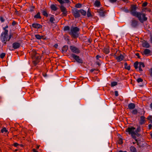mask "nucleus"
<instances>
[{
    "label": "nucleus",
    "mask_w": 152,
    "mask_h": 152,
    "mask_svg": "<svg viewBox=\"0 0 152 152\" xmlns=\"http://www.w3.org/2000/svg\"><path fill=\"white\" fill-rule=\"evenodd\" d=\"M137 9L136 5H132L131 7V14L133 16L138 18L139 20L141 23H143L144 21L147 20L148 18L146 17V15L141 12H137Z\"/></svg>",
    "instance_id": "nucleus-1"
},
{
    "label": "nucleus",
    "mask_w": 152,
    "mask_h": 152,
    "mask_svg": "<svg viewBox=\"0 0 152 152\" xmlns=\"http://www.w3.org/2000/svg\"><path fill=\"white\" fill-rule=\"evenodd\" d=\"M60 4L61 5L60 6V9L61 11L62 12L61 15L63 16H66L67 15L68 11L66 8L62 4L64 3L68 4L70 2L69 0H57Z\"/></svg>",
    "instance_id": "nucleus-2"
},
{
    "label": "nucleus",
    "mask_w": 152,
    "mask_h": 152,
    "mask_svg": "<svg viewBox=\"0 0 152 152\" xmlns=\"http://www.w3.org/2000/svg\"><path fill=\"white\" fill-rule=\"evenodd\" d=\"M31 58L33 59V64L36 65L40 61L41 56L40 55L36 53V51L34 50L31 52Z\"/></svg>",
    "instance_id": "nucleus-3"
},
{
    "label": "nucleus",
    "mask_w": 152,
    "mask_h": 152,
    "mask_svg": "<svg viewBox=\"0 0 152 152\" xmlns=\"http://www.w3.org/2000/svg\"><path fill=\"white\" fill-rule=\"evenodd\" d=\"M80 31V29L77 27H72L70 29V31L69 32V34L71 36L74 38H77L79 36L78 33Z\"/></svg>",
    "instance_id": "nucleus-4"
},
{
    "label": "nucleus",
    "mask_w": 152,
    "mask_h": 152,
    "mask_svg": "<svg viewBox=\"0 0 152 152\" xmlns=\"http://www.w3.org/2000/svg\"><path fill=\"white\" fill-rule=\"evenodd\" d=\"M8 33L7 31L3 32L1 35V42L4 43V45H6V42L8 41Z\"/></svg>",
    "instance_id": "nucleus-5"
},
{
    "label": "nucleus",
    "mask_w": 152,
    "mask_h": 152,
    "mask_svg": "<svg viewBox=\"0 0 152 152\" xmlns=\"http://www.w3.org/2000/svg\"><path fill=\"white\" fill-rule=\"evenodd\" d=\"M71 57L79 63L82 64L83 63V60L79 56H77L74 54H72L71 55Z\"/></svg>",
    "instance_id": "nucleus-6"
},
{
    "label": "nucleus",
    "mask_w": 152,
    "mask_h": 152,
    "mask_svg": "<svg viewBox=\"0 0 152 152\" xmlns=\"http://www.w3.org/2000/svg\"><path fill=\"white\" fill-rule=\"evenodd\" d=\"M135 129V128L133 126L131 127H129L126 129L125 131L128 132L129 134H131L132 136L133 135H137L134 131Z\"/></svg>",
    "instance_id": "nucleus-7"
},
{
    "label": "nucleus",
    "mask_w": 152,
    "mask_h": 152,
    "mask_svg": "<svg viewBox=\"0 0 152 152\" xmlns=\"http://www.w3.org/2000/svg\"><path fill=\"white\" fill-rule=\"evenodd\" d=\"M72 13L75 18H77L80 16L79 10H78L77 9H75L73 10Z\"/></svg>",
    "instance_id": "nucleus-8"
},
{
    "label": "nucleus",
    "mask_w": 152,
    "mask_h": 152,
    "mask_svg": "<svg viewBox=\"0 0 152 152\" xmlns=\"http://www.w3.org/2000/svg\"><path fill=\"white\" fill-rule=\"evenodd\" d=\"M69 48L72 52L73 53L78 54L80 53V50L79 49L74 46H70Z\"/></svg>",
    "instance_id": "nucleus-9"
},
{
    "label": "nucleus",
    "mask_w": 152,
    "mask_h": 152,
    "mask_svg": "<svg viewBox=\"0 0 152 152\" xmlns=\"http://www.w3.org/2000/svg\"><path fill=\"white\" fill-rule=\"evenodd\" d=\"M139 22L134 18H133L131 22V26L133 28H136L138 26Z\"/></svg>",
    "instance_id": "nucleus-10"
},
{
    "label": "nucleus",
    "mask_w": 152,
    "mask_h": 152,
    "mask_svg": "<svg viewBox=\"0 0 152 152\" xmlns=\"http://www.w3.org/2000/svg\"><path fill=\"white\" fill-rule=\"evenodd\" d=\"M114 56L117 60L118 62L121 61L124 58V56L122 54H121L119 56H117L116 55V53H115L114 54Z\"/></svg>",
    "instance_id": "nucleus-11"
},
{
    "label": "nucleus",
    "mask_w": 152,
    "mask_h": 152,
    "mask_svg": "<svg viewBox=\"0 0 152 152\" xmlns=\"http://www.w3.org/2000/svg\"><path fill=\"white\" fill-rule=\"evenodd\" d=\"M143 55H145L147 56L151 55V51L149 49H145L144 51L142 53Z\"/></svg>",
    "instance_id": "nucleus-12"
},
{
    "label": "nucleus",
    "mask_w": 152,
    "mask_h": 152,
    "mask_svg": "<svg viewBox=\"0 0 152 152\" xmlns=\"http://www.w3.org/2000/svg\"><path fill=\"white\" fill-rule=\"evenodd\" d=\"M142 46L144 48H148L150 47V45L146 41L143 40L142 41Z\"/></svg>",
    "instance_id": "nucleus-13"
},
{
    "label": "nucleus",
    "mask_w": 152,
    "mask_h": 152,
    "mask_svg": "<svg viewBox=\"0 0 152 152\" xmlns=\"http://www.w3.org/2000/svg\"><path fill=\"white\" fill-rule=\"evenodd\" d=\"M32 26L33 28L37 29L41 28L42 27L41 25L37 23H33L32 24Z\"/></svg>",
    "instance_id": "nucleus-14"
},
{
    "label": "nucleus",
    "mask_w": 152,
    "mask_h": 152,
    "mask_svg": "<svg viewBox=\"0 0 152 152\" xmlns=\"http://www.w3.org/2000/svg\"><path fill=\"white\" fill-rule=\"evenodd\" d=\"M12 45L14 49H17L20 47V44L18 42H15L12 44Z\"/></svg>",
    "instance_id": "nucleus-15"
},
{
    "label": "nucleus",
    "mask_w": 152,
    "mask_h": 152,
    "mask_svg": "<svg viewBox=\"0 0 152 152\" xmlns=\"http://www.w3.org/2000/svg\"><path fill=\"white\" fill-rule=\"evenodd\" d=\"M128 109L131 110H133L135 107V105L134 103H130L128 104Z\"/></svg>",
    "instance_id": "nucleus-16"
},
{
    "label": "nucleus",
    "mask_w": 152,
    "mask_h": 152,
    "mask_svg": "<svg viewBox=\"0 0 152 152\" xmlns=\"http://www.w3.org/2000/svg\"><path fill=\"white\" fill-rule=\"evenodd\" d=\"M145 117L143 116H142L140 117L139 123L140 125H142L145 124Z\"/></svg>",
    "instance_id": "nucleus-17"
},
{
    "label": "nucleus",
    "mask_w": 152,
    "mask_h": 152,
    "mask_svg": "<svg viewBox=\"0 0 152 152\" xmlns=\"http://www.w3.org/2000/svg\"><path fill=\"white\" fill-rule=\"evenodd\" d=\"M139 69L140 71L142 72V67H144L145 66V65L142 62H139Z\"/></svg>",
    "instance_id": "nucleus-18"
},
{
    "label": "nucleus",
    "mask_w": 152,
    "mask_h": 152,
    "mask_svg": "<svg viewBox=\"0 0 152 152\" xmlns=\"http://www.w3.org/2000/svg\"><path fill=\"white\" fill-rule=\"evenodd\" d=\"M68 48V46L67 45H65L64 46L62 50V53H66L67 52Z\"/></svg>",
    "instance_id": "nucleus-19"
},
{
    "label": "nucleus",
    "mask_w": 152,
    "mask_h": 152,
    "mask_svg": "<svg viewBox=\"0 0 152 152\" xmlns=\"http://www.w3.org/2000/svg\"><path fill=\"white\" fill-rule=\"evenodd\" d=\"M98 12L99 13V15L100 16L104 17L105 16L104 12L103 10L100 9L98 11Z\"/></svg>",
    "instance_id": "nucleus-20"
},
{
    "label": "nucleus",
    "mask_w": 152,
    "mask_h": 152,
    "mask_svg": "<svg viewBox=\"0 0 152 152\" xmlns=\"http://www.w3.org/2000/svg\"><path fill=\"white\" fill-rule=\"evenodd\" d=\"M56 4H51L50 6V8L52 10H53L54 11H56L57 10L58 8L56 7Z\"/></svg>",
    "instance_id": "nucleus-21"
},
{
    "label": "nucleus",
    "mask_w": 152,
    "mask_h": 152,
    "mask_svg": "<svg viewBox=\"0 0 152 152\" xmlns=\"http://www.w3.org/2000/svg\"><path fill=\"white\" fill-rule=\"evenodd\" d=\"M130 150L131 152H137L136 148L133 146H131L130 147Z\"/></svg>",
    "instance_id": "nucleus-22"
},
{
    "label": "nucleus",
    "mask_w": 152,
    "mask_h": 152,
    "mask_svg": "<svg viewBox=\"0 0 152 152\" xmlns=\"http://www.w3.org/2000/svg\"><path fill=\"white\" fill-rule=\"evenodd\" d=\"M80 11V13H81L82 15L83 16H85L86 15V12L83 9H80L79 10Z\"/></svg>",
    "instance_id": "nucleus-23"
},
{
    "label": "nucleus",
    "mask_w": 152,
    "mask_h": 152,
    "mask_svg": "<svg viewBox=\"0 0 152 152\" xmlns=\"http://www.w3.org/2000/svg\"><path fill=\"white\" fill-rule=\"evenodd\" d=\"M35 36L36 38L38 39H43L44 36H40L39 34H36L35 35Z\"/></svg>",
    "instance_id": "nucleus-24"
},
{
    "label": "nucleus",
    "mask_w": 152,
    "mask_h": 152,
    "mask_svg": "<svg viewBox=\"0 0 152 152\" xmlns=\"http://www.w3.org/2000/svg\"><path fill=\"white\" fill-rule=\"evenodd\" d=\"M86 14L87 15V16L88 17H92V15L91 13L90 10L89 9H88V10L87 11V13H86Z\"/></svg>",
    "instance_id": "nucleus-25"
},
{
    "label": "nucleus",
    "mask_w": 152,
    "mask_h": 152,
    "mask_svg": "<svg viewBox=\"0 0 152 152\" xmlns=\"http://www.w3.org/2000/svg\"><path fill=\"white\" fill-rule=\"evenodd\" d=\"M94 5L96 7H99L100 5V2L99 1H96L94 3Z\"/></svg>",
    "instance_id": "nucleus-26"
},
{
    "label": "nucleus",
    "mask_w": 152,
    "mask_h": 152,
    "mask_svg": "<svg viewBox=\"0 0 152 152\" xmlns=\"http://www.w3.org/2000/svg\"><path fill=\"white\" fill-rule=\"evenodd\" d=\"M103 52L106 54H108L110 52L109 49L108 48H105L104 49Z\"/></svg>",
    "instance_id": "nucleus-27"
},
{
    "label": "nucleus",
    "mask_w": 152,
    "mask_h": 152,
    "mask_svg": "<svg viewBox=\"0 0 152 152\" xmlns=\"http://www.w3.org/2000/svg\"><path fill=\"white\" fill-rule=\"evenodd\" d=\"M54 16V15H52L50 19V21L52 23H54L53 21L55 20Z\"/></svg>",
    "instance_id": "nucleus-28"
},
{
    "label": "nucleus",
    "mask_w": 152,
    "mask_h": 152,
    "mask_svg": "<svg viewBox=\"0 0 152 152\" xmlns=\"http://www.w3.org/2000/svg\"><path fill=\"white\" fill-rule=\"evenodd\" d=\"M34 17L35 18L41 19V17L40 15V13L39 12H38L36 15H35Z\"/></svg>",
    "instance_id": "nucleus-29"
},
{
    "label": "nucleus",
    "mask_w": 152,
    "mask_h": 152,
    "mask_svg": "<svg viewBox=\"0 0 152 152\" xmlns=\"http://www.w3.org/2000/svg\"><path fill=\"white\" fill-rule=\"evenodd\" d=\"M131 113L132 114L136 115L138 113V111L137 109H133L131 112Z\"/></svg>",
    "instance_id": "nucleus-30"
},
{
    "label": "nucleus",
    "mask_w": 152,
    "mask_h": 152,
    "mask_svg": "<svg viewBox=\"0 0 152 152\" xmlns=\"http://www.w3.org/2000/svg\"><path fill=\"white\" fill-rule=\"evenodd\" d=\"M124 67L126 69L129 70L130 69V67L129 66H128L126 62L124 64Z\"/></svg>",
    "instance_id": "nucleus-31"
},
{
    "label": "nucleus",
    "mask_w": 152,
    "mask_h": 152,
    "mask_svg": "<svg viewBox=\"0 0 152 152\" xmlns=\"http://www.w3.org/2000/svg\"><path fill=\"white\" fill-rule=\"evenodd\" d=\"M144 12H151V10L150 9L147 8V7L145 8L142 10Z\"/></svg>",
    "instance_id": "nucleus-32"
},
{
    "label": "nucleus",
    "mask_w": 152,
    "mask_h": 152,
    "mask_svg": "<svg viewBox=\"0 0 152 152\" xmlns=\"http://www.w3.org/2000/svg\"><path fill=\"white\" fill-rule=\"evenodd\" d=\"M139 62L138 61H136L134 64V66L135 69H137L138 67V64Z\"/></svg>",
    "instance_id": "nucleus-33"
},
{
    "label": "nucleus",
    "mask_w": 152,
    "mask_h": 152,
    "mask_svg": "<svg viewBox=\"0 0 152 152\" xmlns=\"http://www.w3.org/2000/svg\"><path fill=\"white\" fill-rule=\"evenodd\" d=\"M42 13L45 16L47 17L48 16V14L46 11L43 10L42 12Z\"/></svg>",
    "instance_id": "nucleus-34"
},
{
    "label": "nucleus",
    "mask_w": 152,
    "mask_h": 152,
    "mask_svg": "<svg viewBox=\"0 0 152 152\" xmlns=\"http://www.w3.org/2000/svg\"><path fill=\"white\" fill-rule=\"evenodd\" d=\"M70 29V27L69 26H66L64 27V31H69Z\"/></svg>",
    "instance_id": "nucleus-35"
},
{
    "label": "nucleus",
    "mask_w": 152,
    "mask_h": 152,
    "mask_svg": "<svg viewBox=\"0 0 152 152\" xmlns=\"http://www.w3.org/2000/svg\"><path fill=\"white\" fill-rule=\"evenodd\" d=\"M82 7V4L80 3H78L75 5V7L77 8H80Z\"/></svg>",
    "instance_id": "nucleus-36"
},
{
    "label": "nucleus",
    "mask_w": 152,
    "mask_h": 152,
    "mask_svg": "<svg viewBox=\"0 0 152 152\" xmlns=\"http://www.w3.org/2000/svg\"><path fill=\"white\" fill-rule=\"evenodd\" d=\"M117 85V83L116 82H113L111 83V86L113 87Z\"/></svg>",
    "instance_id": "nucleus-37"
},
{
    "label": "nucleus",
    "mask_w": 152,
    "mask_h": 152,
    "mask_svg": "<svg viewBox=\"0 0 152 152\" xmlns=\"http://www.w3.org/2000/svg\"><path fill=\"white\" fill-rule=\"evenodd\" d=\"M141 130V129L140 126H138L135 132L136 133H137L139 132H140Z\"/></svg>",
    "instance_id": "nucleus-38"
},
{
    "label": "nucleus",
    "mask_w": 152,
    "mask_h": 152,
    "mask_svg": "<svg viewBox=\"0 0 152 152\" xmlns=\"http://www.w3.org/2000/svg\"><path fill=\"white\" fill-rule=\"evenodd\" d=\"M1 132L2 133H3L4 132H8V130L6 129L5 127H4L3 129H1Z\"/></svg>",
    "instance_id": "nucleus-39"
},
{
    "label": "nucleus",
    "mask_w": 152,
    "mask_h": 152,
    "mask_svg": "<svg viewBox=\"0 0 152 152\" xmlns=\"http://www.w3.org/2000/svg\"><path fill=\"white\" fill-rule=\"evenodd\" d=\"M6 54L5 53H2L0 55V57L1 58L3 59L5 56Z\"/></svg>",
    "instance_id": "nucleus-40"
},
{
    "label": "nucleus",
    "mask_w": 152,
    "mask_h": 152,
    "mask_svg": "<svg viewBox=\"0 0 152 152\" xmlns=\"http://www.w3.org/2000/svg\"><path fill=\"white\" fill-rule=\"evenodd\" d=\"M123 140L122 139L120 138H119L118 140V143L120 145H121L123 143Z\"/></svg>",
    "instance_id": "nucleus-41"
},
{
    "label": "nucleus",
    "mask_w": 152,
    "mask_h": 152,
    "mask_svg": "<svg viewBox=\"0 0 152 152\" xmlns=\"http://www.w3.org/2000/svg\"><path fill=\"white\" fill-rule=\"evenodd\" d=\"M137 81L138 83H139L142 82L143 80L141 78H139L137 79Z\"/></svg>",
    "instance_id": "nucleus-42"
},
{
    "label": "nucleus",
    "mask_w": 152,
    "mask_h": 152,
    "mask_svg": "<svg viewBox=\"0 0 152 152\" xmlns=\"http://www.w3.org/2000/svg\"><path fill=\"white\" fill-rule=\"evenodd\" d=\"M121 9L126 13H128L129 12V11L127 9H125L123 7L121 8Z\"/></svg>",
    "instance_id": "nucleus-43"
},
{
    "label": "nucleus",
    "mask_w": 152,
    "mask_h": 152,
    "mask_svg": "<svg viewBox=\"0 0 152 152\" xmlns=\"http://www.w3.org/2000/svg\"><path fill=\"white\" fill-rule=\"evenodd\" d=\"M8 25H7L5 27L3 28V29L4 31H7V33L8 32V30H7V29L8 28Z\"/></svg>",
    "instance_id": "nucleus-44"
},
{
    "label": "nucleus",
    "mask_w": 152,
    "mask_h": 152,
    "mask_svg": "<svg viewBox=\"0 0 152 152\" xmlns=\"http://www.w3.org/2000/svg\"><path fill=\"white\" fill-rule=\"evenodd\" d=\"M147 4L148 2H145L142 4V6L143 7H145L147 5Z\"/></svg>",
    "instance_id": "nucleus-45"
},
{
    "label": "nucleus",
    "mask_w": 152,
    "mask_h": 152,
    "mask_svg": "<svg viewBox=\"0 0 152 152\" xmlns=\"http://www.w3.org/2000/svg\"><path fill=\"white\" fill-rule=\"evenodd\" d=\"M34 7L32 6L30 7V11L31 12H33L34 11Z\"/></svg>",
    "instance_id": "nucleus-46"
},
{
    "label": "nucleus",
    "mask_w": 152,
    "mask_h": 152,
    "mask_svg": "<svg viewBox=\"0 0 152 152\" xmlns=\"http://www.w3.org/2000/svg\"><path fill=\"white\" fill-rule=\"evenodd\" d=\"M0 20L2 22H3L5 21V20L3 17L1 16L0 17Z\"/></svg>",
    "instance_id": "nucleus-47"
},
{
    "label": "nucleus",
    "mask_w": 152,
    "mask_h": 152,
    "mask_svg": "<svg viewBox=\"0 0 152 152\" xmlns=\"http://www.w3.org/2000/svg\"><path fill=\"white\" fill-rule=\"evenodd\" d=\"M19 144L17 142L14 143L13 144V146L15 147H17L19 145Z\"/></svg>",
    "instance_id": "nucleus-48"
},
{
    "label": "nucleus",
    "mask_w": 152,
    "mask_h": 152,
    "mask_svg": "<svg viewBox=\"0 0 152 152\" xmlns=\"http://www.w3.org/2000/svg\"><path fill=\"white\" fill-rule=\"evenodd\" d=\"M12 36V35L11 34H10L8 36V41H9L10 39L11 38Z\"/></svg>",
    "instance_id": "nucleus-49"
},
{
    "label": "nucleus",
    "mask_w": 152,
    "mask_h": 152,
    "mask_svg": "<svg viewBox=\"0 0 152 152\" xmlns=\"http://www.w3.org/2000/svg\"><path fill=\"white\" fill-rule=\"evenodd\" d=\"M115 94L116 96H118V92L117 91H115Z\"/></svg>",
    "instance_id": "nucleus-50"
},
{
    "label": "nucleus",
    "mask_w": 152,
    "mask_h": 152,
    "mask_svg": "<svg viewBox=\"0 0 152 152\" xmlns=\"http://www.w3.org/2000/svg\"><path fill=\"white\" fill-rule=\"evenodd\" d=\"M117 0H109L112 3H114L116 2Z\"/></svg>",
    "instance_id": "nucleus-51"
},
{
    "label": "nucleus",
    "mask_w": 152,
    "mask_h": 152,
    "mask_svg": "<svg viewBox=\"0 0 152 152\" xmlns=\"http://www.w3.org/2000/svg\"><path fill=\"white\" fill-rule=\"evenodd\" d=\"M148 120L152 119V115H149L147 118Z\"/></svg>",
    "instance_id": "nucleus-52"
},
{
    "label": "nucleus",
    "mask_w": 152,
    "mask_h": 152,
    "mask_svg": "<svg viewBox=\"0 0 152 152\" xmlns=\"http://www.w3.org/2000/svg\"><path fill=\"white\" fill-rule=\"evenodd\" d=\"M135 135H133L132 136V138L135 140L136 141H137V140L136 139V137L134 136Z\"/></svg>",
    "instance_id": "nucleus-53"
},
{
    "label": "nucleus",
    "mask_w": 152,
    "mask_h": 152,
    "mask_svg": "<svg viewBox=\"0 0 152 152\" xmlns=\"http://www.w3.org/2000/svg\"><path fill=\"white\" fill-rule=\"evenodd\" d=\"M17 24V22L14 21H13L12 23V25L13 26H15Z\"/></svg>",
    "instance_id": "nucleus-54"
},
{
    "label": "nucleus",
    "mask_w": 152,
    "mask_h": 152,
    "mask_svg": "<svg viewBox=\"0 0 152 152\" xmlns=\"http://www.w3.org/2000/svg\"><path fill=\"white\" fill-rule=\"evenodd\" d=\"M148 129H151V127H152V124H149L148 126Z\"/></svg>",
    "instance_id": "nucleus-55"
},
{
    "label": "nucleus",
    "mask_w": 152,
    "mask_h": 152,
    "mask_svg": "<svg viewBox=\"0 0 152 152\" xmlns=\"http://www.w3.org/2000/svg\"><path fill=\"white\" fill-rule=\"evenodd\" d=\"M150 75L152 77V68H151L149 71Z\"/></svg>",
    "instance_id": "nucleus-56"
},
{
    "label": "nucleus",
    "mask_w": 152,
    "mask_h": 152,
    "mask_svg": "<svg viewBox=\"0 0 152 152\" xmlns=\"http://www.w3.org/2000/svg\"><path fill=\"white\" fill-rule=\"evenodd\" d=\"M136 56H137L138 58H140V56L139 55V54L138 53H136L135 54Z\"/></svg>",
    "instance_id": "nucleus-57"
},
{
    "label": "nucleus",
    "mask_w": 152,
    "mask_h": 152,
    "mask_svg": "<svg viewBox=\"0 0 152 152\" xmlns=\"http://www.w3.org/2000/svg\"><path fill=\"white\" fill-rule=\"evenodd\" d=\"M96 57L97 60H98L99 58H100L101 57V56L99 55H97L96 56Z\"/></svg>",
    "instance_id": "nucleus-58"
},
{
    "label": "nucleus",
    "mask_w": 152,
    "mask_h": 152,
    "mask_svg": "<svg viewBox=\"0 0 152 152\" xmlns=\"http://www.w3.org/2000/svg\"><path fill=\"white\" fill-rule=\"evenodd\" d=\"M92 42V39H89L88 40V42L89 43H91Z\"/></svg>",
    "instance_id": "nucleus-59"
},
{
    "label": "nucleus",
    "mask_w": 152,
    "mask_h": 152,
    "mask_svg": "<svg viewBox=\"0 0 152 152\" xmlns=\"http://www.w3.org/2000/svg\"><path fill=\"white\" fill-rule=\"evenodd\" d=\"M151 42L152 43V35H151L150 38Z\"/></svg>",
    "instance_id": "nucleus-60"
},
{
    "label": "nucleus",
    "mask_w": 152,
    "mask_h": 152,
    "mask_svg": "<svg viewBox=\"0 0 152 152\" xmlns=\"http://www.w3.org/2000/svg\"><path fill=\"white\" fill-rule=\"evenodd\" d=\"M95 70H96V69H91L90 70V71L91 72H92L93 71H94Z\"/></svg>",
    "instance_id": "nucleus-61"
},
{
    "label": "nucleus",
    "mask_w": 152,
    "mask_h": 152,
    "mask_svg": "<svg viewBox=\"0 0 152 152\" xmlns=\"http://www.w3.org/2000/svg\"><path fill=\"white\" fill-rule=\"evenodd\" d=\"M54 46L56 48H57L58 47V45L57 44H55Z\"/></svg>",
    "instance_id": "nucleus-62"
},
{
    "label": "nucleus",
    "mask_w": 152,
    "mask_h": 152,
    "mask_svg": "<svg viewBox=\"0 0 152 152\" xmlns=\"http://www.w3.org/2000/svg\"><path fill=\"white\" fill-rule=\"evenodd\" d=\"M33 151L34 152H38V151H37L35 149H33Z\"/></svg>",
    "instance_id": "nucleus-63"
},
{
    "label": "nucleus",
    "mask_w": 152,
    "mask_h": 152,
    "mask_svg": "<svg viewBox=\"0 0 152 152\" xmlns=\"http://www.w3.org/2000/svg\"><path fill=\"white\" fill-rule=\"evenodd\" d=\"M118 152H127V151H123L122 150H120Z\"/></svg>",
    "instance_id": "nucleus-64"
}]
</instances>
